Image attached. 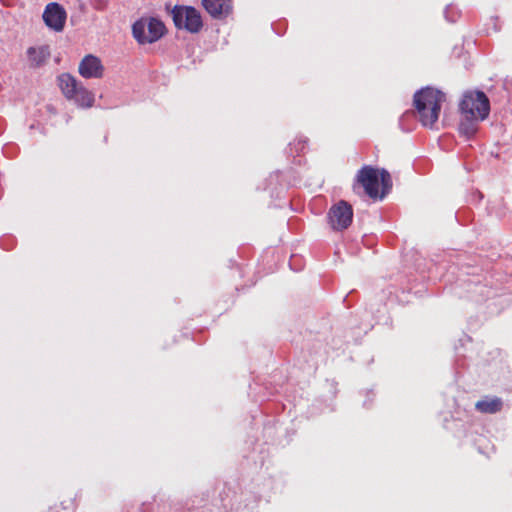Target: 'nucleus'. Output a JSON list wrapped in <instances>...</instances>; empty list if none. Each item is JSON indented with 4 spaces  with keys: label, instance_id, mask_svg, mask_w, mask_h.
<instances>
[{
    "label": "nucleus",
    "instance_id": "nucleus-15",
    "mask_svg": "<svg viewBox=\"0 0 512 512\" xmlns=\"http://www.w3.org/2000/svg\"><path fill=\"white\" fill-rule=\"evenodd\" d=\"M379 179L382 184L383 193L392 187V180L389 172L385 169L378 170Z\"/></svg>",
    "mask_w": 512,
    "mask_h": 512
},
{
    "label": "nucleus",
    "instance_id": "nucleus-1",
    "mask_svg": "<svg viewBox=\"0 0 512 512\" xmlns=\"http://www.w3.org/2000/svg\"><path fill=\"white\" fill-rule=\"evenodd\" d=\"M445 101V94L432 87L422 88L414 94L415 113L424 127L434 128L439 119L442 104Z\"/></svg>",
    "mask_w": 512,
    "mask_h": 512
},
{
    "label": "nucleus",
    "instance_id": "nucleus-12",
    "mask_svg": "<svg viewBox=\"0 0 512 512\" xmlns=\"http://www.w3.org/2000/svg\"><path fill=\"white\" fill-rule=\"evenodd\" d=\"M502 407L503 402L498 397H485L475 404L476 410L485 414L497 413L501 411Z\"/></svg>",
    "mask_w": 512,
    "mask_h": 512
},
{
    "label": "nucleus",
    "instance_id": "nucleus-10",
    "mask_svg": "<svg viewBox=\"0 0 512 512\" xmlns=\"http://www.w3.org/2000/svg\"><path fill=\"white\" fill-rule=\"evenodd\" d=\"M67 100L73 101L78 107L91 108L94 104V94L89 91L81 82L74 89L72 94L66 97Z\"/></svg>",
    "mask_w": 512,
    "mask_h": 512
},
{
    "label": "nucleus",
    "instance_id": "nucleus-8",
    "mask_svg": "<svg viewBox=\"0 0 512 512\" xmlns=\"http://www.w3.org/2000/svg\"><path fill=\"white\" fill-rule=\"evenodd\" d=\"M78 72L86 79L101 78L104 73V67L98 57L88 54L80 61Z\"/></svg>",
    "mask_w": 512,
    "mask_h": 512
},
{
    "label": "nucleus",
    "instance_id": "nucleus-9",
    "mask_svg": "<svg viewBox=\"0 0 512 512\" xmlns=\"http://www.w3.org/2000/svg\"><path fill=\"white\" fill-rule=\"evenodd\" d=\"M206 12L215 19H224L232 13L231 0H202Z\"/></svg>",
    "mask_w": 512,
    "mask_h": 512
},
{
    "label": "nucleus",
    "instance_id": "nucleus-13",
    "mask_svg": "<svg viewBox=\"0 0 512 512\" xmlns=\"http://www.w3.org/2000/svg\"><path fill=\"white\" fill-rule=\"evenodd\" d=\"M57 84L61 90L63 96L66 98L69 94H72L79 81L70 73H61L57 77Z\"/></svg>",
    "mask_w": 512,
    "mask_h": 512
},
{
    "label": "nucleus",
    "instance_id": "nucleus-6",
    "mask_svg": "<svg viewBox=\"0 0 512 512\" xmlns=\"http://www.w3.org/2000/svg\"><path fill=\"white\" fill-rule=\"evenodd\" d=\"M328 216L333 229L339 231L347 229L353 219L352 206L346 201L341 200L330 208Z\"/></svg>",
    "mask_w": 512,
    "mask_h": 512
},
{
    "label": "nucleus",
    "instance_id": "nucleus-7",
    "mask_svg": "<svg viewBox=\"0 0 512 512\" xmlns=\"http://www.w3.org/2000/svg\"><path fill=\"white\" fill-rule=\"evenodd\" d=\"M42 17L50 29L60 32L64 29L67 14L61 5L52 2L46 6Z\"/></svg>",
    "mask_w": 512,
    "mask_h": 512
},
{
    "label": "nucleus",
    "instance_id": "nucleus-5",
    "mask_svg": "<svg viewBox=\"0 0 512 512\" xmlns=\"http://www.w3.org/2000/svg\"><path fill=\"white\" fill-rule=\"evenodd\" d=\"M356 183L360 185L366 195L372 199L379 197V175L378 169L365 165L356 175Z\"/></svg>",
    "mask_w": 512,
    "mask_h": 512
},
{
    "label": "nucleus",
    "instance_id": "nucleus-4",
    "mask_svg": "<svg viewBox=\"0 0 512 512\" xmlns=\"http://www.w3.org/2000/svg\"><path fill=\"white\" fill-rule=\"evenodd\" d=\"M173 21L177 28L185 29L191 33L201 30L203 23L200 13L193 7H178L173 11Z\"/></svg>",
    "mask_w": 512,
    "mask_h": 512
},
{
    "label": "nucleus",
    "instance_id": "nucleus-3",
    "mask_svg": "<svg viewBox=\"0 0 512 512\" xmlns=\"http://www.w3.org/2000/svg\"><path fill=\"white\" fill-rule=\"evenodd\" d=\"M166 32L164 23L156 18L140 19L132 26L134 38L140 44L158 41Z\"/></svg>",
    "mask_w": 512,
    "mask_h": 512
},
{
    "label": "nucleus",
    "instance_id": "nucleus-2",
    "mask_svg": "<svg viewBox=\"0 0 512 512\" xmlns=\"http://www.w3.org/2000/svg\"><path fill=\"white\" fill-rule=\"evenodd\" d=\"M460 111L465 118L484 120L490 112L489 99L482 91H469L463 96Z\"/></svg>",
    "mask_w": 512,
    "mask_h": 512
},
{
    "label": "nucleus",
    "instance_id": "nucleus-11",
    "mask_svg": "<svg viewBox=\"0 0 512 512\" xmlns=\"http://www.w3.org/2000/svg\"><path fill=\"white\" fill-rule=\"evenodd\" d=\"M51 56V51L48 45L38 47H29L27 49V57L30 67L39 68L43 66Z\"/></svg>",
    "mask_w": 512,
    "mask_h": 512
},
{
    "label": "nucleus",
    "instance_id": "nucleus-14",
    "mask_svg": "<svg viewBox=\"0 0 512 512\" xmlns=\"http://www.w3.org/2000/svg\"><path fill=\"white\" fill-rule=\"evenodd\" d=\"M481 121L480 119H472L466 118L464 121L460 123L459 130L465 136L472 137L477 132V122Z\"/></svg>",
    "mask_w": 512,
    "mask_h": 512
},
{
    "label": "nucleus",
    "instance_id": "nucleus-16",
    "mask_svg": "<svg viewBox=\"0 0 512 512\" xmlns=\"http://www.w3.org/2000/svg\"><path fill=\"white\" fill-rule=\"evenodd\" d=\"M108 0H93V5L96 9L102 10L107 7Z\"/></svg>",
    "mask_w": 512,
    "mask_h": 512
}]
</instances>
